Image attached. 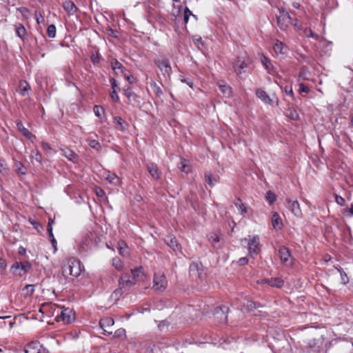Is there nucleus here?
Returning <instances> with one entry per match:
<instances>
[{
	"mask_svg": "<svg viewBox=\"0 0 353 353\" xmlns=\"http://www.w3.org/2000/svg\"><path fill=\"white\" fill-rule=\"evenodd\" d=\"M94 191L98 197H101V198L103 197L105 194L104 190L103 189H101V188H98V187L96 188Z\"/></svg>",
	"mask_w": 353,
	"mask_h": 353,
	"instance_id": "obj_59",
	"label": "nucleus"
},
{
	"mask_svg": "<svg viewBox=\"0 0 353 353\" xmlns=\"http://www.w3.org/2000/svg\"><path fill=\"white\" fill-rule=\"evenodd\" d=\"M165 241L167 245L172 249V250L175 252H181V245L178 243V241L175 236L172 235H168L165 237Z\"/></svg>",
	"mask_w": 353,
	"mask_h": 353,
	"instance_id": "obj_13",
	"label": "nucleus"
},
{
	"mask_svg": "<svg viewBox=\"0 0 353 353\" xmlns=\"http://www.w3.org/2000/svg\"><path fill=\"white\" fill-rule=\"evenodd\" d=\"M34 292V285H26L23 288V294L25 297L30 296Z\"/></svg>",
	"mask_w": 353,
	"mask_h": 353,
	"instance_id": "obj_33",
	"label": "nucleus"
},
{
	"mask_svg": "<svg viewBox=\"0 0 353 353\" xmlns=\"http://www.w3.org/2000/svg\"><path fill=\"white\" fill-rule=\"evenodd\" d=\"M229 311V307L226 305H221L214 309L213 312L214 317L220 323H226L228 321L227 314Z\"/></svg>",
	"mask_w": 353,
	"mask_h": 353,
	"instance_id": "obj_7",
	"label": "nucleus"
},
{
	"mask_svg": "<svg viewBox=\"0 0 353 353\" xmlns=\"http://www.w3.org/2000/svg\"><path fill=\"white\" fill-rule=\"evenodd\" d=\"M266 199L270 205L273 204L276 199V196L274 193L271 191H268L266 193Z\"/></svg>",
	"mask_w": 353,
	"mask_h": 353,
	"instance_id": "obj_44",
	"label": "nucleus"
},
{
	"mask_svg": "<svg viewBox=\"0 0 353 353\" xmlns=\"http://www.w3.org/2000/svg\"><path fill=\"white\" fill-rule=\"evenodd\" d=\"M344 213L350 217L353 216V203L350 205V208L344 209Z\"/></svg>",
	"mask_w": 353,
	"mask_h": 353,
	"instance_id": "obj_60",
	"label": "nucleus"
},
{
	"mask_svg": "<svg viewBox=\"0 0 353 353\" xmlns=\"http://www.w3.org/2000/svg\"><path fill=\"white\" fill-rule=\"evenodd\" d=\"M92 236H93V234H90V235H88L85 238V241L83 242V243L85 244V248H83L84 249H88V248H90L92 247L93 243H92V242L91 241V238Z\"/></svg>",
	"mask_w": 353,
	"mask_h": 353,
	"instance_id": "obj_50",
	"label": "nucleus"
},
{
	"mask_svg": "<svg viewBox=\"0 0 353 353\" xmlns=\"http://www.w3.org/2000/svg\"><path fill=\"white\" fill-rule=\"evenodd\" d=\"M47 34L50 38H54L56 36V26L53 24L50 25L47 29Z\"/></svg>",
	"mask_w": 353,
	"mask_h": 353,
	"instance_id": "obj_45",
	"label": "nucleus"
},
{
	"mask_svg": "<svg viewBox=\"0 0 353 353\" xmlns=\"http://www.w3.org/2000/svg\"><path fill=\"white\" fill-rule=\"evenodd\" d=\"M248 262V260L246 257H242V258L239 259L238 261V263L240 265H244L247 264Z\"/></svg>",
	"mask_w": 353,
	"mask_h": 353,
	"instance_id": "obj_63",
	"label": "nucleus"
},
{
	"mask_svg": "<svg viewBox=\"0 0 353 353\" xmlns=\"http://www.w3.org/2000/svg\"><path fill=\"white\" fill-rule=\"evenodd\" d=\"M205 181L208 183V185L211 187H213L214 184L216 183V178L213 176L211 172H205Z\"/></svg>",
	"mask_w": 353,
	"mask_h": 353,
	"instance_id": "obj_34",
	"label": "nucleus"
},
{
	"mask_svg": "<svg viewBox=\"0 0 353 353\" xmlns=\"http://www.w3.org/2000/svg\"><path fill=\"white\" fill-rule=\"evenodd\" d=\"M146 167L152 177L155 179H159L161 178V173L159 170L158 166L156 164L153 163H149L147 164Z\"/></svg>",
	"mask_w": 353,
	"mask_h": 353,
	"instance_id": "obj_16",
	"label": "nucleus"
},
{
	"mask_svg": "<svg viewBox=\"0 0 353 353\" xmlns=\"http://www.w3.org/2000/svg\"><path fill=\"white\" fill-rule=\"evenodd\" d=\"M341 274V279L343 284H346L349 281V279L346 273L343 270L342 268H339L337 269Z\"/></svg>",
	"mask_w": 353,
	"mask_h": 353,
	"instance_id": "obj_47",
	"label": "nucleus"
},
{
	"mask_svg": "<svg viewBox=\"0 0 353 353\" xmlns=\"http://www.w3.org/2000/svg\"><path fill=\"white\" fill-rule=\"evenodd\" d=\"M268 283L272 287L281 288L283 285V281L279 278H275L269 280Z\"/></svg>",
	"mask_w": 353,
	"mask_h": 353,
	"instance_id": "obj_36",
	"label": "nucleus"
},
{
	"mask_svg": "<svg viewBox=\"0 0 353 353\" xmlns=\"http://www.w3.org/2000/svg\"><path fill=\"white\" fill-rule=\"evenodd\" d=\"M304 34L307 37H312L316 40H318L319 38V36L313 32L310 28H305L304 30Z\"/></svg>",
	"mask_w": 353,
	"mask_h": 353,
	"instance_id": "obj_46",
	"label": "nucleus"
},
{
	"mask_svg": "<svg viewBox=\"0 0 353 353\" xmlns=\"http://www.w3.org/2000/svg\"><path fill=\"white\" fill-rule=\"evenodd\" d=\"M14 167L17 174L22 175L26 174L25 168L21 162H16Z\"/></svg>",
	"mask_w": 353,
	"mask_h": 353,
	"instance_id": "obj_42",
	"label": "nucleus"
},
{
	"mask_svg": "<svg viewBox=\"0 0 353 353\" xmlns=\"http://www.w3.org/2000/svg\"><path fill=\"white\" fill-rule=\"evenodd\" d=\"M248 66V61L243 58L239 57L233 64V68L236 74L241 77L243 73L245 72V69Z\"/></svg>",
	"mask_w": 353,
	"mask_h": 353,
	"instance_id": "obj_9",
	"label": "nucleus"
},
{
	"mask_svg": "<svg viewBox=\"0 0 353 353\" xmlns=\"http://www.w3.org/2000/svg\"><path fill=\"white\" fill-rule=\"evenodd\" d=\"M114 321L113 319L110 317H106L102 319L100 322V326L103 330L104 334L108 335H110L112 334V330H111L112 326L114 325Z\"/></svg>",
	"mask_w": 353,
	"mask_h": 353,
	"instance_id": "obj_12",
	"label": "nucleus"
},
{
	"mask_svg": "<svg viewBox=\"0 0 353 353\" xmlns=\"http://www.w3.org/2000/svg\"><path fill=\"white\" fill-rule=\"evenodd\" d=\"M112 265L119 271H122L123 269V264L121 259L118 257L113 258Z\"/></svg>",
	"mask_w": 353,
	"mask_h": 353,
	"instance_id": "obj_37",
	"label": "nucleus"
},
{
	"mask_svg": "<svg viewBox=\"0 0 353 353\" xmlns=\"http://www.w3.org/2000/svg\"><path fill=\"white\" fill-rule=\"evenodd\" d=\"M63 7L69 15L74 14L78 10L77 7L70 0L64 1L63 3Z\"/></svg>",
	"mask_w": 353,
	"mask_h": 353,
	"instance_id": "obj_21",
	"label": "nucleus"
},
{
	"mask_svg": "<svg viewBox=\"0 0 353 353\" xmlns=\"http://www.w3.org/2000/svg\"><path fill=\"white\" fill-rule=\"evenodd\" d=\"M17 126L18 130L22 133V134L26 138L30 140L35 139V136L32 134L26 128L24 127L23 124L21 121H17Z\"/></svg>",
	"mask_w": 353,
	"mask_h": 353,
	"instance_id": "obj_20",
	"label": "nucleus"
},
{
	"mask_svg": "<svg viewBox=\"0 0 353 353\" xmlns=\"http://www.w3.org/2000/svg\"><path fill=\"white\" fill-rule=\"evenodd\" d=\"M35 17H36V21H37V23L38 24H39L40 23H42L44 21V19L43 17V16L41 15V14H39V15L36 13L35 14Z\"/></svg>",
	"mask_w": 353,
	"mask_h": 353,
	"instance_id": "obj_64",
	"label": "nucleus"
},
{
	"mask_svg": "<svg viewBox=\"0 0 353 353\" xmlns=\"http://www.w3.org/2000/svg\"><path fill=\"white\" fill-rule=\"evenodd\" d=\"M119 245L120 254L123 256L128 254V248L126 244L124 242H121L119 243Z\"/></svg>",
	"mask_w": 353,
	"mask_h": 353,
	"instance_id": "obj_48",
	"label": "nucleus"
},
{
	"mask_svg": "<svg viewBox=\"0 0 353 353\" xmlns=\"http://www.w3.org/2000/svg\"><path fill=\"white\" fill-rule=\"evenodd\" d=\"M189 272L191 278L193 280L201 279L205 278V274L203 272V265L199 263H193L190 265Z\"/></svg>",
	"mask_w": 353,
	"mask_h": 353,
	"instance_id": "obj_5",
	"label": "nucleus"
},
{
	"mask_svg": "<svg viewBox=\"0 0 353 353\" xmlns=\"http://www.w3.org/2000/svg\"><path fill=\"white\" fill-rule=\"evenodd\" d=\"M235 205L240 210L241 214L245 216L247 212V208L245 205L243 203L241 200H239L238 202L235 203Z\"/></svg>",
	"mask_w": 353,
	"mask_h": 353,
	"instance_id": "obj_41",
	"label": "nucleus"
},
{
	"mask_svg": "<svg viewBox=\"0 0 353 353\" xmlns=\"http://www.w3.org/2000/svg\"><path fill=\"white\" fill-rule=\"evenodd\" d=\"M62 154L65 156L68 160L75 161L77 159V154L72 150L66 149L61 150Z\"/></svg>",
	"mask_w": 353,
	"mask_h": 353,
	"instance_id": "obj_29",
	"label": "nucleus"
},
{
	"mask_svg": "<svg viewBox=\"0 0 353 353\" xmlns=\"http://www.w3.org/2000/svg\"><path fill=\"white\" fill-rule=\"evenodd\" d=\"M12 268L13 270L14 269H21L23 272H27L28 271H29L31 268V265L30 263H29L28 262H26V263H21L20 264L19 263H16L15 265H13Z\"/></svg>",
	"mask_w": 353,
	"mask_h": 353,
	"instance_id": "obj_30",
	"label": "nucleus"
},
{
	"mask_svg": "<svg viewBox=\"0 0 353 353\" xmlns=\"http://www.w3.org/2000/svg\"><path fill=\"white\" fill-rule=\"evenodd\" d=\"M335 199H336V202L339 205H340L341 206H343L344 205L345 199L342 196L336 195Z\"/></svg>",
	"mask_w": 353,
	"mask_h": 353,
	"instance_id": "obj_62",
	"label": "nucleus"
},
{
	"mask_svg": "<svg viewBox=\"0 0 353 353\" xmlns=\"http://www.w3.org/2000/svg\"><path fill=\"white\" fill-rule=\"evenodd\" d=\"M279 254L281 262L286 265H291L292 263L289 261L290 257V253L289 250L285 247H281L279 250Z\"/></svg>",
	"mask_w": 353,
	"mask_h": 353,
	"instance_id": "obj_15",
	"label": "nucleus"
},
{
	"mask_svg": "<svg viewBox=\"0 0 353 353\" xmlns=\"http://www.w3.org/2000/svg\"><path fill=\"white\" fill-rule=\"evenodd\" d=\"M41 345L37 341H32L29 343L25 347V353H40Z\"/></svg>",
	"mask_w": 353,
	"mask_h": 353,
	"instance_id": "obj_17",
	"label": "nucleus"
},
{
	"mask_svg": "<svg viewBox=\"0 0 353 353\" xmlns=\"http://www.w3.org/2000/svg\"><path fill=\"white\" fill-rule=\"evenodd\" d=\"M122 74L124 75L125 79L129 82L130 84L135 83L137 82L136 78L130 74H128L125 71Z\"/></svg>",
	"mask_w": 353,
	"mask_h": 353,
	"instance_id": "obj_52",
	"label": "nucleus"
},
{
	"mask_svg": "<svg viewBox=\"0 0 353 353\" xmlns=\"http://www.w3.org/2000/svg\"><path fill=\"white\" fill-rule=\"evenodd\" d=\"M89 145L97 150H99L101 148V144L99 142L95 139H88V140Z\"/></svg>",
	"mask_w": 353,
	"mask_h": 353,
	"instance_id": "obj_43",
	"label": "nucleus"
},
{
	"mask_svg": "<svg viewBox=\"0 0 353 353\" xmlns=\"http://www.w3.org/2000/svg\"><path fill=\"white\" fill-rule=\"evenodd\" d=\"M218 86L220 91L222 92L225 97L230 98V97H232V91L230 85L225 83L224 81H220L218 83Z\"/></svg>",
	"mask_w": 353,
	"mask_h": 353,
	"instance_id": "obj_19",
	"label": "nucleus"
},
{
	"mask_svg": "<svg viewBox=\"0 0 353 353\" xmlns=\"http://www.w3.org/2000/svg\"><path fill=\"white\" fill-rule=\"evenodd\" d=\"M31 158L34 159L37 162L39 163H41L43 159L41 153L37 149L31 152Z\"/></svg>",
	"mask_w": 353,
	"mask_h": 353,
	"instance_id": "obj_39",
	"label": "nucleus"
},
{
	"mask_svg": "<svg viewBox=\"0 0 353 353\" xmlns=\"http://www.w3.org/2000/svg\"><path fill=\"white\" fill-rule=\"evenodd\" d=\"M17 10L22 14L24 18L28 17L29 10L25 7H20L17 8Z\"/></svg>",
	"mask_w": 353,
	"mask_h": 353,
	"instance_id": "obj_56",
	"label": "nucleus"
},
{
	"mask_svg": "<svg viewBox=\"0 0 353 353\" xmlns=\"http://www.w3.org/2000/svg\"><path fill=\"white\" fill-rule=\"evenodd\" d=\"M104 112V110L102 107L99 106V105H95L94 107V112L97 117L101 118V112Z\"/></svg>",
	"mask_w": 353,
	"mask_h": 353,
	"instance_id": "obj_53",
	"label": "nucleus"
},
{
	"mask_svg": "<svg viewBox=\"0 0 353 353\" xmlns=\"http://www.w3.org/2000/svg\"><path fill=\"white\" fill-rule=\"evenodd\" d=\"M261 62L263 64V65L265 67V69L268 71V72H270L271 70L273 68L270 60L268 59L265 56H263L261 57Z\"/></svg>",
	"mask_w": 353,
	"mask_h": 353,
	"instance_id": "obj_40",
	"label": "nucleus"
},
{
	"mask_svg": "<svg viewBox=\"0 0 353 353\" xmlns=\"http://www.w3.org/2000/svg\"><path fill=\"white\" fill-rule=\"evenodd\" d=\"M82 271L81 264L79 261L70 258L62 266V274L65 278L72 276L78 277Z\"/></svg>",
	"mask_w": 353,
	"mask_h": 353,
	"instance_id": "obj_2",
	"label": "nucleus"
},
{
	"mask_svg": "<svg viewBox=\"0 0 353 353\" xmlns=\"http://www.w3.org/2000/svg\"><path fill=\"white\" fill-rule=\"evenodd\" d=\"M114 121L115 123L119 125L121 129L123 130L125 128L124 124H125V121L120 117H116L114 119Z\"/></svg>",
	"mask_w": 353,
	"mask_h": 353,
	"instance_id": "obj_51",
	"label": "nucleus"
},
{
	"mask_svg": "<svg viewBox=\"0 0 353 353\" xmlns=\"http://www.w3.org/2000/svg\"><path fill=\"white\" fill-rule=\"evenodd\" d=\"M209 240L214 248H219V243L221 240V235L217 232L212 233L210 235Z\"/></svg>",
	"mask_w": 353,
	"mask_h": 353,
	"instance_id": "obj_26",
	"label": "nucleus"
},
{
	"mask_svg": "<svg viewBox=\"0 0 353 353\" xmlns=\"http://www.w3.org/2000/svg\"><path fill=\"white\" fill-rule=\"evenodd\" d=\"M285 201L287 208H288L295 216L301 218L303 213L298 201L287 198Z\"/></svg>",
	"mask_w": 353,
	"mask_h": 353,
	"instance_id": "obj_8",
	"label": "nucleus"
},
{
	"mask_svg": "<svg viewBox=\"0 0 353 353\" xmlns=\"http://www.w3.org/2000/svg\"><path fill=\"white\" fill-rule=\"evenodd\" d=\"M105 178L110 184L112 185H119L120 183L119 178L114 173L108 172L105 174Z\"/></svg>",
	"mask_w": 353,
	"mask_h": 353,
	"instance_id": "obj_27",
	"label": "nucleus"
},
{
	"mask_svg": "<svg viewBox=\"0 0 353 353\" xmlns=\"http://www.w3.org/2000/svg\"><path fill=\"white\" fill-rule=\"evenodd\" d=\"M111 67L114 72L118 74L119 72L121 74L124 73L125 70L124 69L123 65L117 59H112L110 62Z\"/></svg>",
	"mask_w": 353,
	"mask_h": 353,
	"instance_id": "obj_25",
	"label": "nucleus"
},
{
	"mask_svg": "<svg viewBox=\"0 0 353 353\" xmlns=\"http://www.w3.org/2000/svg\"><path fill=\"white\" fill-rule=\"evenodd\" d=\"M16 33L19 37L23 39L26 34V30L23 25L19 24L17 26Z\"/></svg>",
	"mask_w": 353,
	"mask_h": 353,
	"instance_id": "obj_38",
	"label": "nucleus"
},
{
	"mask_svg": "<svg viewBox=\"0 0 353 353\" xmlns=\"http://www.w3.org/2000/svg\"><path fill=\"white\" fill-rule=\"evenodd\" d=\"M256 96L265 103L272 104V100L270 99V96L267 94V92L261 89H258L256 91Z\"/></svg>",
	"mask_w": 353,
	"mask_h": 353,
	"instance_id": "obj_24",
	"label": "nucleus"
},
{
	"mask_svg": "<svg viewBox=\"0 0 353 353\" xmlns=\"http://www.w3.org/2000/svg\"><path fill=\"white\" fill-rule=\"evenodd\" d=\"M271 222L273 228L276 231L281 230L283 227L282 220L279 214L276 212L272 213Z\"/></svg>",
	"mask_w": 353,
	"mask_h": 353,
	"instance_id": "obj_18",
	"label": "nucleus"
},
{
	"mask_svg": "<svg viewBox=\"0 0 353 353\" xmlns=\"http://www.w3.org/2000/svg\"><path fill=\"white\" fill-rule=\"evenodd\" d=\"M48 232L49 234L50 240L53 247L56 249L57 241H56V240L54 237L53 233H52V226L48 228Z\"/></svg>",
	"mask_w": 353,
	"mask_h": 353,
	"instance_id": "obj_49",
	"label": "nucleus"
},
{
	"mask_svg": "<svg viewBox=\"0 0 353 353\" xmlns=\"http://www.w3.org/2000/svg\"><path fill=\"white\" fill-rule=\"evenodd\" d=\"M279 14L277 15V24L279 27L283 30H286L290 25H293L297 30L301 29V26L299 24L297 19L293 20L289 15L288 11L283 8L279 9Z\"/></svg>",
	"mask_w": 353,
	"mask_h": 353,
	"instance_id": "obj_3",
	"label": "nucleus"
},
{
	"mask_svg": "<svg viewBox=\"0 0 353 353\" xmlns=\"http://www.w3.org/2000/svg\"><path fill=\"white\" fill-rule=\"evenodd\" d=\"M167 280L164 274L159 272L154 275L152 288L156 291H163L167 287Z\"/></svg>",
	"mask_w": 353,
	"mask_h": 353,
	"instance_id": "obj_6",
	"label": "nucleus"
},
{
	"mask_svg": "<svg viewBox=\"0 0 353 353\" xmlns=\"http://www.w3.org/2000/svg\"><path fill=\"white\" fill-rule=\"evenodd\" d=\"M123 91L124 94L128 98V99L135 94L129 86L124 88Z\"/></svg>",
	"mask_w": 353,
	"mask_h": 353,
	"instance_id": "obj_54",
	"label": "nucleus"
},
{
	"mask_svg": "<svg viewBox=\"0 0 353 353\" xmlns=\"http://www.w3.org/2000/svg\"><path fill=\"white\" fill-rule=\"evenodd\" d=\"M179 168L182 172H186V173L189 172L190 170V165L188 164V161L186 159H184L181 160Z\"/></svg>",
	"mask_w": 353,
	"mask_h": 353,
	"instance_id": "obj_35",
	"label": "nucleus"
},
{
	"mask_svg": "<svg viewBox=\"0 0 353 353\" xmlns=\"http://www.w3.org/2000/svg\"><path fill=\"white\" fill-rule=\"evenodd\" d=\"M56 319L64 323H70L74 319V313L70 308H57Z\"/></svg>",
	"mask_w": 353,
	"mask_h": 353,
	"instance_id": "obj_4",
	"label": "nucleus"
},
{
	"mask_svg": "<svg viewBox=\"0 0 353 353\" xmlns=\"http://www.w3.org/2000/svg\"><path fill=\"white\" fill-rule=\"evenodd\" d=\"M143 277V270L142 267L130 270V274L127 272L121 274L118 281V289H116L113 294L116 296H121L125 291L134 285L137 281L142 280Z\"/></svg>",
	"mask_w": 353,
	"mask_h": 353,
	"instance_id": "obj_1",
	"label": "nucleus"
},
{
	"mask_svg": "<svg viewBox=\"0 0 353 353\" xmlns=\"http://www.w3.org/2000/svg\"><path fill=\"white\" fill-rule=\"evenodd\" d=\"M125 334V330L124 329H118L114 332L113 337L114 338H120L124 336Z\"/></svg>",
	"mask_w": 353,
	"mask_h": 353,
	"instance_id": "obj_55",
	"label": "nucleus"
},
{
	"mask_svg": "<svg viewBox=\"0 0 353 353\" xmlns=\"http://www.w3.org/2000/svg\"><path fill=\"white\" fill-rule=\"evenodd\" d=\"M248 250L251 256L257 254L261 249L259 243V237L258 236H253L250 237L248 240Z\"/></svg>",
	"mask_w": 353,
	"mask_h": 353,
	"instance_id": "obj_10",
	"label": "nucleus"
},
{
	"mask_svg": "<svg viewBox=\"0 0 353 353\" xmlns=\"http://www.w3.org/2000/svg\"><path fill=\"white\" fill-rule=\"evenodd\" d=\"M141 101V99L137 94H134L133 96H131L130 98L128 99V103L132 105L133 107H138L140 105Z\"/></svg>",
	"mask_w": 353,
	"mask_h": 353,
	"instance_id": "obj_28",
	"label": "nucleus"
},
{
	"mask_svg": "<svg viewBox=\"0 0 353 353\" xmlns=\"http://www.w3.org/2000/svg\"><path fill=\"white\" fill-rule=\"evenodd\" d=\"M243 306L247 308L249 311H253L254 309L261 307L259 303H256L250 300H247L246 302L243 303Z\"/></svg>",
	"mask_w": 353,
	"mask_h": 353,
	"instance_id": "obj_32",
	"label": "nucleus"
},
{
	"mask_svg": "<svg viewBox=\"0 0 353 353\" xmlns=\"http://www.w3.org/2000/svg\"><path fill=\"white\" fill-rule=\"evenodd\" d=\"M20 94L25 96L30 90V85L26 81H21L19 83Z\"/></svg>",
	"mask_w": 353,
	"mask_h": 353,
	"instance_id": "obj_31",
	"label": "nucleus"
},
{
	"mask_svg": "<svg viewBox=\"0 0 353 353\" xmlns=\"http://www.w3.org/2000/svg\"><path fill=\"white\" fill-rule=\"evenodd\" d=\"M41 146L47 154H50V152L52 150V148L48 143L42 142Z\"/></svg>",
	"mask_w": 353,
	"mask_h": 353,
	"instance_id": "obj_57",
	"label": "nucleus"
},
{
	"mask_svg": "<svg viewBox=\"0 0 353 353\" xmlns=\"http://www.w3.org/2000/svg\"><path fill=\"white\" fill-rule=\"evenodd\" d=\"M310 92V88L304 85L303 83H301L299 84V92L301 93V92H305V93H308Z\"/></svg>",
	"mask_w": 353,
	"mask_h": 353,
	"instance_id": "obj_58",
	"label": "nucleus"
},
{
	"mask_svg": "<svg viewBox=\"0 0 353 353\" xmlns=\"http://www.w3.org/2000/svg\"><path fill=\"white\" fill-rule=\"evenodd\" d=\"M273 347L278 351L279 353H290L288 350L290 345L285 339H282L277 341Z\"/></svg>",
	"mask_w": 353,
	"mask_h": 353,
	"instance_id": "obj_14",
	"label": "nucleus"
},
{
	"mask_svg": "<svg viewBox=\"0 0 353 353\" xmlns=\"http://www.w3.org/2000/svg\"><path fill=\"white\" fill-rule=\"evenodd\" d=\"M155 63L160 69L163 75H170L172 72V68L170 61L168 59H159L155 61Z\"/></svg>",
	"mask_w": 353,
	"mask_h": 353,
	"instance_id": "obj_11",
	"label": "nucleus"
},
{
	"mask_svg": "<svg viewBox=\"0 0 353 353\" xmlns=\"http://www.w3.org/2000/svg\"><path fill=\"white\" fill-rule=\"evenodd\" d=\"M273 49L276 54H285L288 52V47L279 41H276L273 46Z\"/></svg>",
	"mask_w": 353,
	"mask_h": 353,
	"instance_id": "obj_23",
	"label": "nucleus"
},
{
	"mask_svg": "<svg viewBox=\"0 0 353 353\" xmlns=\"http://www.w3.org/2000/svg\"><path fill=\"white\" fill-rule=\"evenodd\" d=\"M310 77L311 72H310L309 69L306 66H302L299 73L298 81H308L310 79Z\"/></svg>",
	"mask_w": 353,
	"mask_h": 353,
	"instance_id": "obj_22",
	"label": "nucleus"
},
{
	"mask_svg": "<svg viewBox=\"0 0 353 353\" xmlns=\"http://www.w3.org/2000/svg\"><path fill=\"white\" fill-rule=\"evenodd\" d=\"M110 97L112 98V99L115 101V102H118L119 101V95L117 94V92H116L115 90H112L110 93Z\"/></svg>",
	"mask_w": 353,
	"mask_h": 353,
	"instance_id": "obj_61",
	"label": "nucleus"
}]
</instances>
